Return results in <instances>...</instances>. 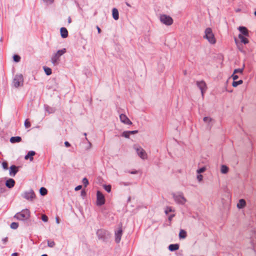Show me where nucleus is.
Here are the masks:
<instances>
[{
	"label": "nucleus",
	"mask_w": 256,
	"mask_h": 256,
	"mask_svg": "<svg viewBox=\"0 0 256 256\" xmlns=\"http://www.w3.org/2000/svg\"><path fill=\"white\" fill-rule=\"evenodd\" d=\"M238 29L242 34L245 36H248V32L246 27L240 26Z\"/></svg>",
	"instance_id": "nucleus-17"
},
{
	"label": "nucleus",
	"mask_w": 256,
	"mask_h": 256,
	"mask_svg": "<svg viewBox=\"0 0 256 256\" xmlns=\"http://www.w3.org/2000/svg\"><path fill=\"white\" fill-rule=\"evenodd\" d=\"M160 20L162 22L167 26H170L173 23L172 18L166 14H162L160 16Z\"/></svg>",
	"instance_id": "nucleus-5"
},
{
	"label": "nucleus",
	"mask_w": 256,
	"mask_h": 256,
	"mask_svg": "<svg viewBox=\"0 0 256 256\" xmlns=\"http://www.w3.org/2000/svg\"><path fill=\"white\" fill-rule=\"evenodd\" d=\"M82 188V186L81 185H79L77 186H76L74 188L75 190L76 191H78V190H80Z\"/></svg>",
	"instance_id": "nucleus-45"
},
{
	"label": "nucleus",
	"mask_w": 256,
	"mask_h": 256,
	"mask_svg": "<svg viewBox=\"0 0 256 256\" xmlns=\"http://www.w3.org/2000/svg\"><path fill=\"white\" fill-rule=\"evenodd\" d=\"M122 228L115 232V241L116 243H119L121 240L122 236Z\"/></svg>",
	"instance_id": "nucleus-12"
},
{
	"label": "nucleus",
	"mask_w": 256,
	"mask_h": 256,
	"mask_svg": "<svg viewBox=\"0 0 256 256\" xmlns=\"http://www.w3.org/2000/svg\"><path fill=\"white\" fill-rule=\"evenodd\" d=\"M36 154L35 152L30 150L28 152L26 155L25 156V160H30V161H32L34 160L33 156Z\"/></svg>",
	"instance_id": "nucleus-15"
},
{
	"label": "nucleus",
	"mask_w": 256,
	"mask_h": 256,
	"mask_svg": "<svg viewBox=\"0 0 256 256\" xmlns=\"http://www.w3.org/2000/svg\"><path fill=\"white\" fill-rule=\"evenodd\" d=\"M134 149L136 151L137 154L142 160H146L148 158L146 151L140 146L134 144Z\"/></svg>",
	"instance_id": "nucleus-3"
},
{
	"label": "nucleus",
	"mask_w": 256,
	"mask_h": 256,
	"mask_svg": "<svg viewBox=\"0 0 256 256\" xmlns=\"http://www.w3.org/2000/svg\"><path fill=\"white\" fill-rule=\"evenodd\" d=\"M18 226V222H13L10 224V228L12 229L16 230Z\"/></svg>",
	"instance_id": "nucleus-32"
},
{
	"label": "nucleus",
	"mask_w": 256,
	"mask_h": 256,
	"mask_svg": "<svg viewBox=\"0 0 256 256\" xmlns=\"http://www.w3.org/2000/svg\"><path fill=\"white\" fill-rule=\"evenodd\" d=\"M40 192L42 196H44L47 194L48 190L45 188L42 187L40 190Z\"/></svg>",
	"instance_id": "nucleus-28"
},
{
	"label": "nucleus",
	"mask_w": 256,
	"mask_h": 256,
	"mask_svg": "<svg viewBox=\"0 0 256 256\" xmlns=\"http://www.w3.org/2000/svg\"><path fill=\"white\" fill-rule=\"evenodd\" d=\"M175 216L174 214H172L168 216V219L170 221H171L172 218Z\"/></svg>",
	"instance_id": "nucleus-46"
},
{
	"label": "nucleus",
	"mask_w": 256,
	"mask_h": 256,
	"mask_svg": "<svg viewBox=\"0 0 256 256\" xmlns=\"http://www.w3.org/2000/svg\"><path fill=\"white\" fill-rule=\"evenodd\" d=\"M104 190L108 192H110L111 191V186L110 185H104Z\"/></svg>",
	"instance_id": "nucleus-35"
},
{
	"label": "nucleus",
	"mask_w": 256,
	"mask_h": 256,
	"mask_svg": "<svg viewBox=\"0 0 256 256\" xmlns=\"http://www.w3.org/2000/svg\"><path fill=\"white\" fill-rule=\"evenodd\" d=\"M22 196L28 200L32 201L35 198L36 195L33 190H30L28 191L24 192L22 194Z\"/></svg>",
	"instance_id": "nucleus-6"
},
{
	"label": "nucleus",
	"mask_w": 256,
	"mask_h": 256,
	"mask_svg": "<svg viewBox=\"0 0 256 256\" xmlns=\"http://www.w3.org/2000/svg\"><path fill=\"white\" fill-rule=\"evenodd\" d=\"M22 140V138L20 136H12L10 138V142L11 143L19 142Z\"/></svg>",
	"instance_id": "nucleus-21"
},
{
	"label": "nucleus",
	"mask_w": 256,
	"mask_h": 256,
	"mask_svg": "<svg viewBox=\"0 0 256 256\" xmlns=\"http://www.w3.org/2000/svg\"><path fill=\"white\" fill-rule=\"evenodd\" d=\"M206 170V168L205 166H203V167H202L201 168L197 170H196V172L198 174H200L201 173H202L204 172H205Z\"/></svg>",
	"instance_id": "nucleus-34"
},
{
	"label": "nucleus",
	"mask_w": 256,
	"mask_h": 256,
	"mask_svg": "<svg viewBox=\"0 0 256 256\" xmlns=\"http://www.w3.org/2000/svg\"><path fill=\"white\" fill-rule=\"evenodd\" d=\"M204 38L206 39L211 44L216 42V39L211 28H208L205 30Z\"/></svg>",
	"instance_id": "nucleus-2"
},
{
	"label": "nucleus",
	"mask_w": 256,
	"mask_h": 256,
	"mask_svg": "<svg viewBox=\"0 0 256 256\" xmlns=\"http://www.w3.org/2000/svg\"><path fill=\"white\" fill-rule=\"evenodd\" d=\"M236 74H234V72L232 76L234 80H236L238 79V76Z\"/></svg>",
	"instance_id": "nucleus-43"
},
{
	"label": "nucleus",
	"mask_w": 256,
	"mask_h": 256,
	"mask_svg": "<svg viewBox=\"0 0 256 256\" xmlns=\"http://www.w3.org/2000/svg\"><path fill=\"white\" fill-rule=\"evenodd\" d=\"M179 248V244H171L168 246V250L173 252L176 250H178Z\"/></svg>",
	"instance_id": "nucleus-23"
},
{
	"label": "nucleus",
	"mask_w": 256,
	"mask_h": 256,
	"mask_svg": "<svg viewBox=\"0 0 256 256\" xmlns=\"http://www.w3.org/2000/svg\"><path fill=\"white\" fill-rule=\"evenodd\" d=\"M48 246L50 248H53L55 246V242L54 241L48 240Z\"/></svg>",
	"instance_id": "nucleus-33"
},
{
	"label": "nucleus",
	"mask_w": 256,
	"mask_h": 256,
	"mask_svg": "<svg viewBox=\"0 0 256 256\" xmlns=\"http://www.w3.org/2000/svg\"><path fill=\"white\" fill-rule=\"evenodd\" d=\"M64 145L66 147H70V144L67 141L64 142Z\"/></svg>",
	"instance_id": "nucleus-47"
},
{
	"label": "nucleus",
	"mask_w": 256,
	"mask_h": 256,
	"mask_svg": "<svg viewBox=\"0 0 256 256\" xmlns=\"http://www.w3.org/2000/svg\"><path fill=\"white\" fill-rule=\"evenodd\" d=\"M56 222L58 224H60L59 218H56Z\"/></svg>",
	"instance_id": "nucleus-54"
},
{
	"label": "nucleus",
	"mask_w": 256,
	"mask_h": 256,
	"mask_svg": "<svg viewBox=\"0 0 256 256\" xmlns=\"http://www.w3.org/2000/svg\"><path fill=\"white\" fill-rule=\"evenodd\" d=\"M96 28L98 30V33L100 34V32H101L100 28L98 26H96Z\"/></svg>",
	"instance_id": "nucleus-50"
},
{
	"label": "nucleus",
	"mask_w": 256,
	"mask_h": 256,
	"mask_svg": "<svg viewBox=\"0 0 256 256\" xmlns=\"http://www.w3.org/2000/svg\"><path fill=\"white\" fill-rule=\"evenodd\" d=\"M174 210L170 206H166L164 210L165 214L168 215L170 212H174Z\"/></svg>",
	"instance_id": "nucleus-29"
},
{
	"label": "nucleus",
	"mask_w": 256,
	"mask_h": 256,
	"mask_svg": "<svg viewBox=\"0 0 256 256\" xmlns=\"http://www.w3.org/2000/svg\"><path fill=\"white\" fill-rule=\"evenodd\" d=\"M120 121L125 124H132V122H130V120H129V118L125 115L122 114L120 116Z\"/></svg>",
	"instance_id": "nucleus-13"
},
{
	"label": "nucleus",
	"mask_w": 256,
	"mask_h": 256,
	"mask_svg": "<svg viewBox=\"0 0 256 256\" xmlns=\"http://www.w3.org/2000/svg\"><path fill=\"white\" fill-rule=\"evenodd\" d=\"M196 85L200 90L202 95V96L203 97L204 96V93L206 92L207 89V86L206 82L203 80L198 81L196 82Z\"/></svg>",
	"instance_id": "nucleus-11"
},
{
	"label": "nucleus",
	"mask_w": 256,
	"mask_h": 256,
	"mask_svg": "<svg viewBox=\"0 0 256 256\" xmlns=\"http://www.w3.org/2000/svg\"><path fill=\"white\" fill-rule=\"evenodd\" d=\"M24 126L26 128H29L30 126V123L28 119L26 120L24 122Z\"/></svg>",
	"instance_id": "nucleus-41"
},
{
	"label": "nucleus",
	"mask_w": 256,
	"mask_h": 256,
	"mask_svg": "<svg viewBox=\"0 0 256 256\" xmlns=\"http://www.w3.org/2000/svg\"><path fill=\"white\" fill-rule=\"evenodd\" d=\"M246 204V202L244 200V199H240L239 200L237 204V207L240 209L242 208L245 206Z\"/></svg>",
	"instance_id": "nucleus-20"
},
{
	"label": "nucleus",
	"mask_w": 256,
	"mask_h": 256,
	"mask_svg": "<svg viewBox=\"0 0 256 256\" xmlns=\"http://www.w3.org/2000/svg\"><path fill=\"white\" fill-rule=\"evenodd\" d=\"M243 83L242 80H239L238 81L234 80L232 83V86L234 87H236L240 85Z\"/></svg>",
	"instance_id": "nucleus-27"
},
{
	"label": "nucleus",
	"mask_w": 256,
	"mask_h": 256,
	"mask_svg": "<svg viewBox=\"0 0 256 256\" xmlns=\"http://www.w3.org/2000/svg\"><path fill=\"white\" fill-rule=\"evenodd\" d=\"M30 215V211L28 209L22 210L20 212H17L14 218L19 220H28Z\"/></svg>",
	"instance_id": "nucleus-1"
},
{
	"label": "nucleus",
	"mask_w": 256,
	"mask_h": 256,
	"mask_svg": "<svg viewBox=\"0 0 256 256\" xmlns=\"http://www.w3.org/2000/svg\"><path fill=\"white\" fill-rule=\"evenodd\" d=\"M96 235L100 240L104 241L107 238L108 232L104 230L100 229L96 232Z\"/></svg>",
	"instance_id": "nucleus-10"
},
{
	"label": "nucleus",
	"mask_w": 256,
	"mask_h": 256,
	"mask_svg": "<svg viewBox=\"0 0 256 256\" xmlns=\"http://www.w3.org/2000/svg\"><path fill=\"white\" fill-rule=\"evenodd\" d=\"M8 237H6V238H3L2 239V242H3V244H6V242H8Z\"/></svg>",
	"instance_id": "nucleus-44"
},
{
	"label": "nucleus",
	"mask_w": 256,
	"mask_h": 256,
	"mask_svg": "<svg viewBox=\"0 0 256 256\" xmlns=\"http://www.w3.org/2000/svg\"><path fill=\"white\" fill-rule=\"evenodd\" d=\"M68 22L69 24H70L71 22V18L70 17H69L68 18Z\"/></svg>",
	"instance_id": "nucleus-55"
},
{
	"label": "nucleus",
	"mask_w": 256,
	"mask_h": 256,
	"mask_svg": "<svg viewBox=\"0 0 256 256\" xmlns=\"http://www.w3.org/2000/svg\"><path fill=\"white\" fill-rule=\"evenodd\" d=\"M105 198L104 194L98 191L96 192V204L101 206L104 204Z\"/></svg>",
	"instance_id": "nucleus-9"
},
{
	"label": "nucleus",
	"mask_w": 256,
	"mask_h": 256,
	"mask_svg": "<svg viewBox=\"0 0 256 256\" xmlns=\"http://www.w3.org/2000/svg\"><path fill=\"white\" fill-rule=\"evenodd\" d=\"M42 220L44 222H47L48 220V218L46 215L43 214L42 216Z\"/></svg>",
	"instance_id": "nucleus-39"
},
{
	"label": "nucleus",
	"mask_w": 256,
	"mask_h": 256,
	"mask_svg": "<svg viewBox=\"0 0 256 256\" xmlns=\"http://www.w3.org/2000/svg\"><path fill=\"white\" fill-rule=\"evenodd\" d=\"M82 183L84 184V186L86 187L88 184V180L86 178H84L82 180Z\"/></svg>",
	"instance_id": "nucleus-36"
},
{
	"label": "nucleus",
	"mask_w": 256,
	"mask_h": 256,
	"mask_svg": "<svg viewBox=\"0 0 256 256\" xmlns=\"http://www.w3.org/2000/svg\"><path fill=\"white\" fill-rule=\"evenodd\" d=\"M112 17L115 20H118L119 18V14L118 10L114 8L112 10Z\"/></svg>",
	"instance_id": "nucleus-22"
},
{
	"label": "nucleus",
	"mask_w": 256,
	"mask_h": 256,
	"mask_svg": "<svg viewBox=\"0 0 256 256\" xmlns=\"http://www.w3.org/2000/svg\"><path fill=\"white\" fill-rule=\"evenodd\" d=\"M44 70L46 74L47 75L49 76L52 74V70L50 68L45 66L44 67Z\"/></svg>",
	"instance_id": "nucleus-31"
},
{
	"label": "nucleus",
	"mask_w": 256,
	"mask_h": 256,
	"mask_svg": "<svg viewBox=\"0 0 256 256\" xmlns=\"http://www.w3.org/2000/svg\"><path fill=\"white\" fill-rule=\"evenodd\" d=\"M186 237V232L184 230H180L179 233L180 238H185Z\"/></svg>",
	"instance_id": "nucleus-26"
},
{
	"label": "nucleus",
	"mask_w": 256,
	"mask_h": 256,
	"mask_svg": "<svg viewBox=\"0 0 256 256\" xmlns=\"http://www.w3.org/2000/svg\"><path fill=\"white\" fill-rule=\"evenodd\" d=\"M212 120V118L209 117H204V121L205 122H211Z\"/></svg>",
	"instance_id": "nucleus-42"
},
{
	"label": "nucleus",
	"mask_w": 256,
	"mask_h": 256,
	"mask_svg": "<svg viewBox=\"0 0 256 256\" xmlns=\"http://www.w3.org/2000/svg\"><path fill=\"white\" fill-rule=\"evenodd\" d=\"M15 184V181L12 178H9L6 182V186L9 188H13Z\"/></svg>",
	"instance_id": "nucleus-16"
},
{
	"label": "nucleus",
	"mask_w": 256,
	"mask_h": 256,
	"mask_svg": "<svg viewBox=\"0 0 256 256\" xmlns=\"http://www.w3.org/2000/svg\"><path fill=\"white\" fill-rule=\"evenodd\" d=\"M60 35L62 38H66L68 36V32L65 28H62L60 30Z\"/></svg>",
	"instance_id": "nucleus-18"
},
{
	"label": "nucleus",
	"mask_w": 256,
	"mask_h": 256,
	"mask_svg": "<svg viewBox=\"0 0 256 256\" xmlns=\"http://www.w3.org/2000/svg\"><path fill=\"white\" fill-rule=\"evenodd\" d=\"M238 38L242 42L246 44L248 43V40L245 37H244L242 34L238 35Z\"/></svg>",
	"instance_id": "nucleus-25"
},
{
	"label": "nucleus",
	"mask_w": 256,
	"mask_h": 256,
	"mask_svg": "<svg viewBox=\"0 0 256 256\" xmlns=\"http://www.w3.org/2000/svg\"><path fill=\"white\" fill-rule=\"evenodd\" d=\"M196 178L199 182H201L202 180L203 176L200 174H198L196 176Z\"/></svg>",
	"instance_id": "nucleus-38"
},
{
	"label": "nucleus",
	"mask_w": 256,
	"mask_h": 256,
	"mask_svg": "<svg viewBox=\"0 0 256 256\" xmlns=\"http://www.w3.org/2000/svg\"><path fill=\"white\" fill-rule=\"evenodd\" d=\"M41 256H48V255L46 254H44L42 255Z\"/></svg>",
	"instance_id": "nucleus-56"
},
{
	"label": "nucleus",
	"mask_w": 256,
	"mask_h": 256,
	"mask_svg": "<svg viewBox=\"0 0 256 256\" xmlns=\"http://www.w3.org/2000/svg\"><path fill=\"white\" fill-rule=\"evenodd\" d=\"M18 172V168L14 165L10 166V174L11 176H14Z\"/></svg>",
	"instance_id": "nucleus-14"
},
{
	"label": "nucleus",
	"mask_w": 256,
	"mask_h": 256,
	"mask_svg": "<svg viewBox=\"0 0 256 256\" xmlns=\"http://www.w3.org/2000/svg\"><path fill=\"white\" fill-rule=\"evenodd\" d=\"M84 136H86V133H84Z\"/></svg>",
	"instance_id": "nucleus-58"
},
{
	"label": "nucleus",
	"mask_w": 256,
	"mask_h": 256,
	"mask_svg": "<svg viewBox=\"0 0 256 256\" xmlns=\"http://www.w3.org/2000/svg\"><path fill=\"white\" fill-rule=\"evenodd\" d=\"M66 52V48L59 50L51 58V62L54 65H56L59 60V58L61 56L64 54Z\"/></svg>",
	"instance_id": "nucleus-4"
},
{
	"label": "nucleus",
	"mask_w": 256,
	"mask_h": 256,
	"mask_svg": "<svg viewBox=\"0 0 256 256\" xmlns=\"http://www.w3.org/2000/svg\"><path fill=\"white\" fill-rule=\"evenodd\" d=\"M130 174H136L138 173V172L136 170H134V171H132V172H130Z\"/></svg>",
	"instance_id": "nucleus-51"
},
{
	"label": "nucleus",
	"mask_w": 256,
	"mask_h": 256,
	"mask_svg": "<svg viewBox=\"0 0 256 256\" xmlns=\"http://www.w3.org/2000/svg\"><path fill=\"white\" fill-rule=\"evenodd\" d=\"M254 15H255V16H256V11H255V12H254Z\"/></svg>",
	"instance_id": "nucleus-57"
},
{
	"label": "nucleus",
	"mask_w": 256,
	"mask_h": 256,
	"mask_svg": "<svg viewBox=\"0 0 256 256\" xmlns=\"http://www.w3.org/2000/svg\"><path fill=\"white\" fill-rule=\"evenodd\" d=\"M138 132V130H132V131H126V132H124L122 134V136L125 138H129V136L130 134H136Z\"/></svg>",
	"instance_id": "nucleus-19"
},
{
	"label": "nucleus",
	"mask_w": 256,
	"mask_h": 256,
	"mask_svg": "<svg viewBox=\"0 0 256 256\" xmlns=\"http://www.w3.org/2000/svg\"><path fill=\"white\" fill-rule=\"evenodd\" d=\"M20 60V57L18 55H14V60L16 62H18Z\"/></svg>",
	"instance_id": "nucleus-37"
},
{
	"label": "nucleus",
	"mask_w": 256,
	"mask_h": 256,
	"mask_svg": "<svg viewBox=\"0 0 256 256\" xmlns=\"http://www.w3.org/2000/svg\"><path fill=\"white\" fill-rule=\"evenodd\" d=\"M4 191V187H1V186L0 185V192H3Z\"/></svg>",
	"instance_id": "nucleus-49"
},
{
	"label": "nucleus",
	"mask_w": 256,
	"mask_h": 256,
	"mask_svg": "<svg viewBox=\"0 0 256 256\" xmlns=\"http://www.w3.org/2000/svg\"><path fill=\"white\" fill-rule=\"evenodd\" d=\"M2 166L4 169L7 170L8 168V164L6 162H4L2 163Z\"/></svg>",
	"instance_id": "nucleus-40"
},
{
	"label": "nucleus",
	"mask_w": 256,
	"mask_h": 256,
	"mask_svg": "<svg viewBox=\"0 0 256 256\" xmlns=\"http://www.w3.org/2000/svg\"><path fill=\"white\" fill-rule=\"evenodd\" d=\"M172 196L175 202L178 204H184L186 202V199L182 194H173Z\"/></svg>",
	"instance_id": "nucleus-7"
},
{
	"label": "nucleus",
	"mask_w": 256,
	"mask_h": 256,
	"mask_svg": "<svg viewBox=\"0 0 256 256\" xmlns=\"http://www.w3.org/2000/svg\"><path fill=\"white\" fill-rule=\"evenodd\" d=\"M228 168L226 165H222L220 168V172L223 174H226L228 172Z\"/></svg>",
	"instance_id": "nucleus-24"
},
{
	"label": "nucleus",
	"mask_w": 256,
	"mask_h": 256,
	"mask_svg": "<svg viewBox=\"0 0 256 256\" xmlns=\"http://www.w3.org/2000/svg\"><path fill=\"white\" fill-rule=\"evenodd\" d=\"M44 2L47 3L51 4L52 3L54 0H43Z\"/></svg>",
	"instance_id": "nucleus-48"
},
{
	"label": "nucleus",
	"mask_w": 256,
	"mask_h": 256,
	"mask_svg": "<svg viewBox=\"0 0 256 256\" xmlns=\"http://www.w3.org/2000/svg\"><path fill=\"white\" fill-rule=\"evenodd\" d=\"M92 144L90 142H88V146L86 148L87 149H90L91 148Z\"/></svg>",
	"instance_id": "nucleus-52"
},
{
	"label": "nucleus",
	"mask_w": 256,
	"mask_h": 256,
	"mask_svg": "<svg viewBox=\"0 0 256 256\" xmlns=\"http://www.w3.org/2000/svg\"><path fill=\"white\" fill-rule=\"evenodd\" d=\"M23 76L22 74L16 75L14 80H13V84L14 86L16 88H18L20 86H21L23 84Z\"/></svg>",
	"instance_id": "nucleus-8"
},
{
	"label": "nucleus",
	"mask_w": 256,
	"mask_h": 256,
	"mask_svg": "<svg viewBox=\"0 0 256 256\" xmlns=\"http://www.w3.org/2000/svg\"><path fill=\"white\" fill-rule=\"evenodd\" d=\"M18 256V254L16 252H14V253L12 254V256Z\"/></svg>",
	"instance_id": "nucleus-53"
},
{
	"label": "nucleus",
	"mask_w": 256,
	"mask_h": 256,
	"mask_svg": "<svg viewBox=\"0 0 256 256\" xmlns=\"http://www.w3.org/2000/svg\"><path fill=\"white\" fill-rule=\"evenodd\" d=\"M244 64L242 66V68H238V69L234 70V74H237V73H240V74H242V72H243V71L244 70Z\"/></svg>",
	"instance_id": "nucleus-30"
}]
</instances>
